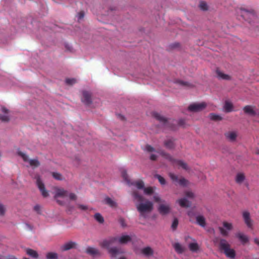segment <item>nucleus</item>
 I'll return each instance as SVG.
<instances>
[{
    "label": "nucleus",
    "instance_id": "obj_1",
    "mask_svg": "<svg viewBox=\"0 0 259 259\" xmlns=\"http://www.w3.org/2000/svg\"><path fill=\"white\" fill-rule=\"evenodd\" d=\"M132 195L135 200L140 202L136 205L137 209L140 213L141 215L145 218L146 215L145 213L151 212L153 208L152 202L147 200L145 203H143L144 197L140 195L137 191H134L132 193Z\"/></svg>",
    "mask_w": 259,
    "mask_h": 259
},
{
    "label": "nucleus",
    "instance_id": "obj_2",
    "mask_svg": "<svg viewBox=\"0 0 259 259\" xmlns=\"http://www.w3.org/2000/svg\"><path fill=\"white\" fill-rule=\"evenodd\" d=\"M218 241V247L220 251L224 252L227 257L230 258H234L236 256L235 251L230 248V245L225 239H217L215 243Z\"/></svg>",
    "mask_w": 259,
    "mask_h": 259
},
{
    "label": "nucleus",
    "instance_id": "obj_3",
    "mask_svg": "<svg viewBox=\"0 0 259 259\" xmlns=\"http://www.w3.org/2000/svg\"><path fill=\"white\" fill-rule=\"evenodd\" d=\"M61 197L63 198L68 197L69 199L71 201L75 200L77 198V196L75 194L73 193H69L67 190L64 189L58 188L56 190V194L55 197Z\"/></svg>",
    "mask_w": 259,
    "mask_h": 259
},
{
    "label": "nucleus",
    "instance_id": "obj_4",
    "mask_svg": "<svg viewBox=\"0 0 259 259\" xmlns=\"http://www.w3.org/2000/svg\"><path fill=\"white\" fill-rule=\"evenodd\" d=\"M160 154L163 157H164L165 159H168L169 161H171L172 163L176 164L182 167L183 169H186V170H187L189 169L187 163H185L184 161H183L182 160L175 159L173 158L170 154H169L164 151H161L160 152Z\"/></svg>",
    "mask_w": 259,
    "mask_h": 259
},
{
    "label": "nucleus",
    "instance_id": "obj_5",
    "mask_svg": "<svg viewBox=\"0 0 259 259\" xmlns=\"http://www.w3.org/2000/svg\"><path fill=\"white\" fill-rule=\"evenodd\" d=\"M18 154L22 157L24 161L28 162L33 169L38 167L40 164L37 159H29L28 156L21 151H18Z\"/></svg>",
    "mask_w": 259,
    "mask_h": 259
},
{
    "label": "nucleus",
    "instance_id": "obj_6",
    "mask_svg": "<svg viewBox=\"0 0 259 259\" xmlns=\"http://www.w3.org/2000/svg\"><path fill=\"white\" fill-rule=\"evenodd\" d=\"M82 102L87 106L94 108L95 106L93 101L92 94L90 92L84 91L82 93Z\"/></svg>",
    "mask_w": 259,
    "mask_h": 259
},
{
    "label": "nucleus",
    "instance_id": "obj_7",
    "mask_svg": "<svg viewBox=\"0 0 259 259\" xmlns=\"http://www.w3.org/2000/svg\"><path fill=\"white\" fill-rule=\"evenodd\" d=\"M153 116L157 120L162 123L165 126L169 127L172 130H175V128L173 127L172 125H171V120H167V119L162 116L157 112H153Z\"/></svg>",
    "mask_w": 259,
    "mask_h": 259
},
{
    "label": "nucleus",
    "instance_id": "obj_8",
    "mask_svg": "<svg viewBox=\"0 0 259 259\" xmlns=\"http://www.w3.org/2000/svg\"><path fill=\"white\" fill-rule=\"evenodd\" d=\"M35 179H36V185L41 192L42 195L44 197H48L49 195L48 192L46 190L45 185L41 181L40 177L38 175H37L35 176Z\"/></svg>",
    "mask_w": 259,
    "mask_h": 259
},
{
    "label": "nucleus",
    "instance_id": "obj_9",
    "mask_svg": "<svg viewBox=\"0 0 259 259\" xmlns=\"http://www.w3.org/2000/svg\"><path fill=\"white\" fill-rule=\"evenodd\" d=\"M206 106V104L204 102L194 103L189 105L188 110L191 112H198L204 109Z\"/></svg>",
    "mask_w": 259,
    "mask_h": 259
},
{
    "label": "nucleus",
    "instance_id": "obj_10",
    "mask_svg": "<svg viewBox=\"0 0 259 259\" xmlns=\"http://www.w3.org/2000/svg\"><path fill=\"white\" fill-rule=\"evenodd\" d=\"M116 242H118L117 237H111L107 239L104 240L100 244L102 247L109 248L110 245Z\"/></svg>",
    "mask_w": 259,
    "mask_h": 259
},
{
    "label": "nucleus",
    "instance_id": "obj_11",
    "mask_svg": "<svg viewBox=\"0 0 259 259\" xmlns=\"http://www.w3.org/2000/svg\"><path fill=\"white\" fill-rule=\"evenodd\" d=\"M235 236L243 245H245L249 242V237L242 232H237L236 233Z\"/></svg>",
    "mask_w": 259,
    "mask_h": 259
},
{
    "label": "nucleus",
    "instance_id": "obj_12",
    "mask_svg": "<svg viewBox=\"0 0 259 259\" xmlns=\"http://www.w3.org/2000/svg\"><path fill=\"white\" fill-rule=\"evenodd\" d=\"M255 107L251 105H246L244 107L243 110L245 114L251 116L258 115V113L254 110Z\"/></svg>",
    "mask_w": 259,
    "mask_h": 259
},
{
    "label": "nucleus",
    "instance_id": "obj_13",
    "mask_svg": "<svg viewBox=\"0 0 259 259\" xmlns=\"http://www.w3.org/2000/svg\"><path fill=\"white\" fill-rule=\"evenodd\" d=\"M76 246V243L74 242L69 241L64 243L62 245L60 248L62 251H67L72 248H75Z\"/></svg>",
    "mask_w": 259,
    "mask_h": 259
},
{
    "label": "nucleus",
    "instance_id": "obj_14",
    "mask_svg": "<svg viewBox=\"0 0 259 259\" xmlns=\"http://www.w3.org/2000/svg\"><path fill=\"white\" fill-rule=\"evenodd\" d=\"M193 240L194 241L189 244L188 248L192 252H198L200 250V246L195 239Z\"/></svg>",
    "mask_w": 259,
    "mask_h": 259
},
{
    "label": "nucleus",
    "instance_id": "obj_15",
    "mask_svg": "<svg viewBox=\"0 0 259 259\" xmlns=\"http://www.w3.org/2000/svg\"><path fill=\"white\" fill-rule=\"evenodd\" d=\"M243 218L245 223L248 228H252V222L250 218V213L248 211H244L243 213Z\"/></svg>",
    "mask_w": 259,
    "mask_h": 259
},
{
    "label": "nucleus",
    "instance_id": "obj_16",
    "mask_svg": "<svg viewBox=\"0 0 259 259\" xmlns=\"http://www.w3.org/2000/svg\"><path fill=\"white\" fill-rule=\"evenodd\" d=\"M158 210L161 214L165 215L169 212L170 207L168 205L160 204Z\"/></svg>",
    "mask_w": 259,
    "mask_h": 259
},
{
    "label": "nucleus",
    "instance_id": "obj_17",
    "mask_svg": "<svg viewBox=\"0 0 259 259\" xmlns=\"http://www.w3.org/2000/svg\"><path fill=\"white\" fill-rule=\"evenodd\" d=\"M86 252L88 254L93 256H99L101 254L98 249L92 247H88L86 249Z\"/></svg>",
    "mask_w": 259,
    "mask_h": 259
},
{
    "label": "nucleus",
    "instance_id": "obj_18",
    "mask_svg": "<svg viewBox=\"0 0 259 259\" xmlns=\"http://www.w3.org/2000/svg\"><path fill=\"white\" fill-rule=\"evenodd\" d=\"M196 221L197 225L201 227L204 228L206 226V220L202 215H198L196 217Z\"/></svg>",
    "mask_w": 259,
    "mask_h": 259
},
{
    "label": "nucleus",
    "instance_id": "obj_19",
    "mask_svg": "<svg viewBox=\"0 0 259 259\" xmlns=\"http://www.w3.org/2000/svg\"><path fill=\"white\" fill-rule=\"evenodd\" d=\"M141 252L144 255L149 256L153 255L154 251L151 247L147 246L142 249Z\"/></svg>",
    "mask_w": 259,
    "mask_h": 259
},
{
    "label": "nucleus",
    "instance_id": "obj_20",
    "mask_svg": "<svg viewBox=\"0 0 259 259\" xmlns=\"http://www.w3.org/2000/svg\"><path fill=\"white\" fill-rule=\"evenodd\" d=\"M132 240L131 237L129 235H123L120 237H118V242L121 244L127 243Z\"/></svg>",
    "mask_w": 259,
    "mask_h": 259
},
{
    "label": "nucleus",
    "instance_id": "obj_21",
    "mask_svg": "<svg viewBox=\"0 0 259 259\" xmlns=\"http://www.w3.org/2000/svg\"><path fill=\"white\" fill-rule=\"evenodd\" d=\"M226 138L231 142H234L237 138V134L234 132H229L225 134Z\"/></svg>",
    "mask_w": 259,
    "mask_h": 259
},
{
    "label": "nucleus",
    "instance_id": "obj_22",
    "mask_svg": "<svg viewBox=\"0 0 259 259\" xmlns=\"http://www.w3.org/2000/svg\"><path fill=\"white\" fill-rule=\"evenodd\" d=\"M165 147L169 149H173L175 147L174 140L172 139H168L164 142Z\"/></svg>",
    "mask_w": 259,
    "mask_h": 259
},
{
    "label": "nucleus",
    "instance_id": "obj_23",
    "mask_svg": "<svg viewBox=\"0 0 259 259\" xmlns=\"http://www.w3.org/2000/svg\"><path fill=\"white\" fill-rule=\"evenodd\" d=\"M180 205L184 208H187L190 206L191 204L186 198H181L177 200Z\"/></svg>",
    "mask_w": 259,
    "mask_h": 259
},
{
    "label": "nucleus",
    "instance_id": "obj_24",
    "mask_svg": "<svg viewBox=\"0 0 259 259\" xmlns=\"http://www.w3.org/2000/svg\"><path fill=\"white\" fill-rule=\"evenodd\" d=\"M245 179V176L244 174L240 172L238 173L235 178V181L238 184H241Z\"/></svg>",
    "mask_w": 259,
    "mask_h": 259
},
{
    "label": "nucleus",
    "instance_id": "obj_25",
    "mask_svg": "<svg viewBox=\"0 0 259 259\" xmlns=\"http://www.w3.org/2000/svg\"><path fill=\"white\" fill-rule=\"evenodd\" d=\"M26 253L34 258H37L38 257V254L36 251L30 248H27L26 249Z\"/></svg>",
    "mask_w": 259,
    "mask_h": 259
},
{
    "label": "nucleus",
    "instance_id": "obj_26",
    "mask_svg": "<svg viewBox=\"0 0 259 259\" xmlns=\"http://www.w3.org/2000/svg\"><path fill=\"white\" fill-rule=\"evenodd\" d=\"M104 203L110 207H116L117 206L116 203L109 197H106L104 199Z\"/></svg>",
    "mask_w": 259,
    "mask_h": 259
},
{
    "label": "nucleus",
    "instance_id": "obj_27",
    "mask_svg": "<svg viewBox=\"0 0 259 259\" xmlns=\"http://www.w3.org/2000/svg\"><path fill=\"white\" fill-rule=\"evenodd\" d=\"M108 248L109 252L113 256H115L116 255L122 252L119 248L116 247H111V248L109 247Z\"/></svg>",
    "mask_w": 259,
    "mask_h": 259
},
{
    "label": "nucleus",
    "instance_id": "obj_28",
    "mask_svg": "<svg viewBox=\"0 0 259 259\" xmlns=\"http://www.w3.org/2000/svg\"><path fill=\"white\" fill-rule=\"evenodd\" d=\"M216 73L217 75V76L221 79H225V80H229L230 79V77L226 74H224L222 72H221L219 69H217L216 70Z\"/></svg>",
    "mask_w": 259,
    "mask_h": 259
},
{
    "label": "nucleus",
    "instance_id": "obj_29",
    "mask_svg": "<svg viewBox=\"0 0 259 259\" xmlns=\"http://www.w3.org/2000/svg\"><path fill=\"white\" fill-rule=\"evenodd\" d=\"M176 251L178 253H182L184 251V248L179 243H176L174 245Z\"/></svg>",
    "mask_w": 259,
    "mask_h": 259
},
{
    "label": "nucleus",
    "instance_id": "obj_30",
    "mask_svg": "<svg viewBox=\"0 0 259 259\" xmlns=\"http://www.w3.org/2000/svg\"><path fill=\"white\" fill-rule=\"evenodd\" d=\"M129 185L135 186L139 189H142L144 188V182L140 180L135 181L131 183L130 182Z\"/></svg>",
    "mask_w": 259,
    "mask_h": 259
},
{
    "label": "nucleus",
    "instance_id": "obj_31",
    "mask_svg": "<svg viewBox=\"0 0 259 259\" xmlns=\"http://www.w3.org/2000/svg\"><path fill=\"white\" fill-rule=\"evenodd\" d=\"M233 104L229 102L226 101L224 105V109L225 111L227 112H231L233 110Z\"/></svg>",
    "mask_w": 259,
    "mask_h": 259
},
{
    "label": "nucleus",
    "instance_id": "obj_32",
    "mask_svg": "<svg viewBox=\"0 0 259 259\" xmlns=\"http://www.w3.org/2000/svg\"><path fill=\"white\" fill-rule=\"evenodd\" d=\"M46 258L47 259H58V254L57 253L52 252H48L46 254Z\"/></svg>",
    "mask_w": 259,
    "mask_h": 259
},
{
    "label": "nucleus",
    "instance_id": "obj_33",
    "mask_svg": "<svg viewBox=\"0 0 259 259\" xmlns=\"http://www.w3.org/2000/svg\"><path fill=\"white\" fill-rule=\"evenodd\" d=\"M209 116L210 118L212 120L218 121L222 119V117L221 116L214 113L210 114Z\"/></svg>",
    "mask_w": 259,
    "mask_h": 259
},
{
    "label": "nucleus",
    "instance_id": "obj_34",
    "mask_svg": "<svg viewBox=\"0 0 259 259\" xmlns=\"http://www.w3.org/2000/svg\"><path fill=\"white\" fill-rule=\"evenodd\" d=\"M94 217L96 221L100 223H103L104 221L103 217L99 213H96Z\"/></svg>",
    "mask_w": 259,
    "mask_h": 259
},
{
    "label": "nucleus",
    "instance_id": "obj_35",
    "mask_svg": "<svg viewBox=\"0 0 259 259\" xmlns=\"http://www.w3.org/2000/svg\"><path fill=\"white\" fill-rule=\"evenodd\" d=\"M121 175L125 181H126L128 184H130V180L128 179L126 171L124 169L122 170L121 171Z\"/></svg>",
    "mask_w": 259,
    "mask_h": 259
},
{
    "label": "nucleus",
    "instance_id": "obj_36",
    "mask_svg": "<svg viewBox=\"0 0 259 259\" xmlns=\"http://www.w3.org/2000/svg\"><path fill=\"white\" fill-rule=\"evenodd\" d=\"M143 189L145 194L147 195H151L153 193V189L151 187L144 188Z\"/></svg>",
    "mask_w": 259,
    "mask_h": 259
},
{
    "label": "nucleus",
    "instance_id": "obj_37",
    "mask_svg": "<svg viewBox=\"0 0 259 259\" xmlns=\"http://www.w3.org/2000/svg\"><path fill=\"white\" fill-rule=\"evenodd\" d=\"M76 82V80L74 78H66L65 83L69 85H72Z\"/></svg>",
    "mask_w": 259,
    "mask_h": 259
},
{
    "label": "nucleus",
    "instance_id": "obj_38",
    "mask_svg": "<svg viewBox=\"0 0 259 259\" xmlns=\"http://www.w3.org/2000/svg\"><path fill=\"white\" fill-rule=\"evenodd\" d=\"M155 177L158 180L159 183L161 185H164L165 184L166 182H165V179L162 177H161L160 175H157V174L155 175Z\"/></svg>",
    "mask_w": 259,
    "mask_h": 259
},
{
    "label": "nucleus",
    "instance_id": "obj_39",
    "mask_svg": "<svg viewBox=\"0 0 259 259\" xmlns=\"http://www.w3.org/2000/svg\"><path fill=\"white\" fill-rule=\"evenodd\" d=\"M0 120L3 122H7L10 120V118L8 115H0Z\"/></svg>",
    "mask_w": 259,
    "mask_h": 259
},
{
    "label": "nucleus",
    "instance_id": "obj_40",
    "mask_svg": "<svg viewBox=\"0 0 259 259\" xmlns=\"http://www.w3.org/2000/svg\"><path fill=\"white\" fill-rule=\"evenodd\" d=\"M52 176L54 178L57 180H62V176L58 172H52Z\"/></svg>",
    "mask_w": 259,
    "mask_h": 259
},
{
    "label": "nucleus",
    "instance_id": "obj_41",
    "mask_svg": "<svg viewBox=\"0 0 259 259\" xmlns=\"http://www.w3.org/2000/svg\"><path fill=\"white\" fill-rule=\"evenodd\" d=\"M223 226L228 230H231L233 228L232 224L231 223H229L226 222H225L223 223Z\"/></svg>",
    "mask_w": 259,
    "mask_h": 259
},
{
    "label": "nucleus",
    "instance_id": "obj_42",
    "mask_svg": "<svg viewBox=\"0 0 259 259\" xmlns=\"http://www.w3.org/2000/svg\"><path fill=\"white\" fill-rule=\"evenodd\" d=\"M178 220L176 218L174 219L171 225V228L172 229V230H175L177 229L178 225Z\"/></svg>",
    "mask_w": 259,
    "mask_h": 259
},
{
    "label": "nucleus",
    "instance_id": "obj_43",
    "mask_svg": "<svg viewBox=\"0 0 259 259\" xmlns=\"http://www.w3.org/2000/svg\"><path fill=\"white\" fill-rule=\"evenodd\" d=\"M177 182H178L180 185L185 186L187 185V181L184 178H182L178 180Z\"/></svg>",
    "mask_w": 259,
    "mask_h": 259
},
{
    "label": "nucleus",
    "instance_id": "obj_44",
    "mask_svg": "<svg viewBox=\"0 0 259 259\" xmlns=\"http://www.w3.org/2000/svg\"><path fill=\"white\" fill-rule=\"evenodd\" d=\"M200 8L202 10H206L207 9V5L206 3L201 2L199 4Z\"/></svg>",
    "mask_w": 259,
    "mask_h": 259
},
{
    "label": "nucleus",
    "instance_id": "obj_45",
    "mask_svg": "<svg viewBox=\"0 0 259 259\" xmlns=\"http://www.w3.org/2000/svg\"><path fill=\"white\" fill-rule=\"evenodd\" d=\"M33 209L35 211H36L38 214L41 213V207L38 204H36L34 206Z\"/></svg>",
    "mask_w": 259,
    "mask_h": 259
},
{
    "label": "nucleus",
    "instance_id": "obj_46",
    "mask_svg": "<svg viewBox=\"0 0 259 259\" xmlns=\"http://www.w3.org/2000/svg\"><path fill=\"white\" fill-rule=\"evenodd\" d=\"M145 150L149 152H151L155 151V149L149 145H146Z\"/></svg>",
    "mask_w": 259,
    "mask_h": 259
},
{
    "label": "nucleus",
    "instance_id": "obj_47",
    "mask_svg": "<svg viewBox=\"0 0 259 259\" xmlns=\"http://www.w3.org/2000/svg\"><path fill=\"white\" fill-rule=\"evenodd\" d=\"M169 176L170 177V178H171V179L174 181V182H178V177L175 175V174H172V173H169Z\"/></svg>",
    "mask_w": 259,
    "mask_h": 259
},
{
    "label": "nucleus",
    "instance_id": "obj_48",
    "mask_svg": "<svg viewBox=\"0 0 259 259\" xmlns=\"http://www.w3.org/2000/svg\"><path fill=\"white\" fill-rule=\"evenodd\" d=\"M219 230H220V232L222 235H223L224 236H228V233L225 229H224V228H223L222 227H220Z\"/></svg>",
    "mask_w": 259,
    "mask_h": 259
},
{
    "label": "nucleus",
    "instance_id": "obj_49",
    "mask_svg": "<svg viewBox=\"0 0 259 259\" xmlns=\"http://www.w3.org/2000/svg\"><path fill=\"white\" fill-rule=\"evenodd\" d=\"M5 208L4 206L0 203V215H4L5 213Z\"/></svg>",
    "mask_w": 259,
    "mask_h": 259
},
{
    "label": "nucleus",
    "instance_id": "obj_50",
    "mask_svg": "<svg viewBox=\"0 0 259 259\" xmlns=\"http://www.w3.org/2000/svg\"><path fill=\"white\" fill-rule=\"evenodd\" d=\"M180 45L179 42H175L174 44H172L170 45V47L171 49H175L179 48L180 47Z\"/></svg>",
    "mask_w": 259,
    "mask_h": 259
},
{
    "label": "nucleus",
    "instance_id": "obj_51",
    "mask_svg": "<svg viewBox=\"0 0 259 259\" xmlns=\"http://www.w3.org/2000/svg\"><path fill=\"white\" fill-rule=\"evenodd\" d=\"M185 195L187 197L189 198H193L194 197V194L191 191L186 192Z\"/></svg>",
    "mask_w": 259,
    "mask_h": 259
},
{
    "label": "nucleus",
    "instance_id": "obj_52",
    "mask_svg": "<svg viewBox=\"0 0 259 259\" xmlns=\"http://www.w3.org/2000/svg\"><path fill=\"white\" fill-rule=\"evenodd\" d=\"M153 199L155 202H158V203L164 201L161 200L160 198L157 196H154L153 197Z\"/></svg>",
    "mask_w": 259,
    "mask_h": 259
},
{
    "label": "nucleus",
    "instance_id": "obj_53",
    "mask_svg": "<svg viewBox=\"0 0 259 259\" xmlns=\"http://www.w3.org/2000/svg\"><path fill=\"white\" fill-rule=\"evenodd\" d=\"M178 123L179 125L180 126H184L185 123V120L184 119H180Z\"/></svg>",
    "mask_w": 259,
    "mask_h": 259
},
{
    "label": "nucleus",
    "instance_id": "obj_54",
    "mask_svg": "<svg viewBox=\"0 0 259 259\" xmlns=\"http://www.w3.org/2000/svg\"><path fill=\"white\" fill-rule=\"evenodd\" d=\"M178 83L179 84H180V85H183V86H186V85H188V82H184V81H178Z\"/></svg>",
    "mask_w": 259,
    "mask_h": 259
},
{
    "label": "nucleus",
    "instance_id": "obj_55",
    "mask_svg": "<svg viewBox=\"0 0 259 259\" xmlns=\"http://www.w3.org/2000/svg\"><path fill=\"white\" fill-rule=\"evenodd\" d=\"M241 11L246 13L247 14H249L250 15H251L252 16H254V13L253 12H250L249 11H247V10H246L245 9H241Z\"/></svg>",
    "mask_w": 259,
    "mask_h": 259
},
{
    "label": "nucleus",
    "instance_id": "obj_56",
    "mask_svg": "<svg viewBox=\"0 0 259 259\" xmlns=\"http://www.w3.org/2000/svg\"><path fill=\"white\" fill-rule=\"evenodd\" d=\"M157 156L155 154H151L150 156V159L152 160H156Z\"/></svg>",
    "mask_w": 259,
    "mask_h": 259
},
{
    "label": "nucleus",
    "instance_id": "obj_57",
    "mask_svg": "<svg viewBox=\"0 0 259 259\" xmlns=\"http://www.w3.org/2000/svg\"><path fill=\"white\" fill-rule=\"evenodd\" d=\"M2 111L5 114H8L9 113V110L5 107H3L2 108Z\"/></svg>",
    "mask_w": 259,
    "mask_h": 259
},
{
    "label": "nucleus",
    "instance_id": "obj_58",
    "mask_svg": "<svg viewBox=\"0 0 259 259\" xmlns=\"http://www.w3.org/2000/svg\"><path fill=\"white\" fill-rule=\"evenodd\" d=\"M120 223L122 227H124L125 225L124 224V221L123 219H120Z\"/></svg>",
    "mask_w": 259,
    "mask_h": 259
},
{
    "label": "nucleus",
    "instance_id": "obj_59",
    "mask_svg": "<svg viewBox=\"0 0 259 259\" xmlns=\"http://www.w3.org/2000/svg\"><path fill=\"white\" fill-rule=\"evenodd\" d=\"M254 242L257 245H259V239L257 238H255L254 239Z\"/></svg>",
    "mask_w": 259,
    "mask_h": 259
},
{
    "label": "nucleus",
    "instance_id": "obj_60",
    "mask_svg": "<svg viewBox=\"0 0 259 259\" xmlns=\"http://www.w3.org/2000/svg\"><path fill=\"white\" fill-rule=\"evenodd\" d=\"M57 202H58L59 204H60V205H63V204H64V203H63V202H62V201H60V200H57Z\"/></svg>",
    "mask_w": 259,
    "mask_h": 259
},
{
    "label": "nucleus",
    "instance_id": "obj_61",
    "mask_svg": "<svg viewBox=\"0 0 259 259\" xmlns=\"http://www.w3.org/2000/svg\"><path fill=\"white\" fill-rule=\"evenodd\" d=\"M77 15H78V19H81V12H79V13H78Z\"/></svg>",
    "mask_w": 259,
    "mask_h": 259
},
{
    "label": "nucleus",
    "instance_id": "obj_62",
    "mask_svg": "<svg viewBox=\"0 0 259 259\" xmlns=\"http://www.w3.org/2000/svg\"><path fill=\"white\" fill-rule=\"evenodd\" d=\"M81 208H82V210L86 209V207L82 205Z\"/></svg>",
    "mask_w": 259,
    "mask_h": 259
},
{
    "label": "nucleus",
    "instance_id": "obj_63",
    "mask_svg": "<svg viewBox=\"0 0 259 259\" xmlns=\"http://www.w3.org/2000/svg\"><path fill=\"white\" fill-rule=\"evenodd\" d=\"M256 154H259V150H257L255 152Z\"/></svg>",
    "mask_w": 259,
    "mask_h": 259
},
{
    "label": "nucleus",
    "instance_id": "obj_64",
    "mask_svg": "<svg viewBox=\"0 0 259 259\" xmlns=\"http://www.w3.org/2000/svg\"><path fill=\"white\" fill-rule=\"evenodd\" d=\"M118 259H126V258L125 257H124V256H122V257H120Z\"/></svg>",
    "mask_w": 259,
    "mask_h": 259
}]
</instances>
